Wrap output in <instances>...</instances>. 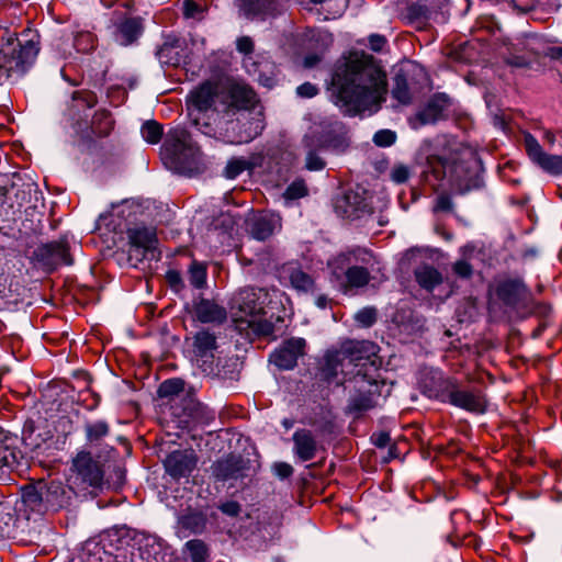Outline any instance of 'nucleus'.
<instances>
[{"instance_id": "obj_1", "label": "nucleus", "mask_w": 562, "mask_h": 562, "mask_svg": "<svg viewBox=\"0 0 562 562\" xmlns=\"http://www.w3.org/2000/svg\"><path fill=\"white\" fill-rule=\"evenodd\" d=\"M385 75L369 56L352 53L339 59L331 76L333 102L348 115L376 111L385 94Z\"/></svg>"}, {"instance_id": "obj_2", "label": "nucleus", "mask_w": 562, "mask_h": 562, "mask_svg": "<svg viewBox=\"0 0 562 562\" xmlns=\"http://www.w3.org/2000/svg\"><path fill=\"white\" fill-rule=\"evenodd\" d=\"M380 360L376 356V346L368 340L348 341L339 350L328 351L324 357L322 368L323 374L328 381L336 380L339 374L342 384L346 380L360 379L369 387L359 390L349 400L348 408L353 413H361L374 407L378 404L376 372L380 368Z\"/></svg>"}, {"instance_id": "obj_3", "label": "nucleus", "mask_w": 562, "mask_h": 562, "mask_svg": "<svg viewBox=\"0 0 562 562\" xmlns=\"http://www.w3.org/2000/svg\"><path fill=\"white\" fill-rule=\"evenodd\" d=\"M269 293L262 288H245L236 292L229 308L236 329L247 337L270 336L274 331L272 315L268 316Z\"/></svg>"}, {"instance_id": "obj_4", "label": "nucleus", "mask_w": 562, "mask_h": 562, "mask_svg": "<svg viewBox=\"0 0 562 562\" xmlns=\"http://www.w3.org/2000/svg\"><path fill=\"white\" fill-rule=\"evenodd\" d=\"M494 322L506 324L530 316L531 290L519 273L499 272L494 280Z\"/></svg>"}, {"instance_id": "obj_5", "label": "nucleus", "mask_w": 562, "mask_h": 562, "mask_svg": "<svg viewBox=\"0 0 562 562\" xmlns=\"http://www.w3.org/2000/svg\"><path fill=\"white\" fill-rule=\"evenodd\" d=\"M376 263L374 255L366 248H355L341 252L327 262L330 280L342 292L366 286L370 281V270Z\"/></svg>"}, {"instance_id": "obj_6", "label": "nucleus", "mask_w": 562, "mask_h": 562, "mask_svg": "<svg viewBox=\"0 0 562 562\" xmlns=\"http://www.w3.org/2000/svg\"><path fill=\"white\" fill-rule=\"evenodd\" d=\"M75 491L59 481L38 482L22 488L21 508L26 518L44 516L67 509L74 498Z\"/></svg>"}, {"instance_id": "obj_7", "label": "nucleus", "mask_w": 562, "mask_h": 562, "mask_svg": "<svg viewBox=\"0 0 562 562\" xmlns=\"http://www.w3.org/2000/svg\"><path fill=\"white\" fill-rule=\"evenodd\" d=\"M222 92L217 83L206 81L192 90L187 97V111L192 124L204 135L213 136L216 133L220 114Z\"/></svg>"}, {"instance_id": "obj_8", "label": "nucleus", "mask_w": 562, "mask_h": 562, "mask_svg": "<svg viewBox=\"0 0 562 562\" xmlns=\"http://www.w3.org/2000/svg\"><path fill=\"white\" fill-rule=\"evenodd\" d=\"M200 148L189 132L182 127L171 128L162 146L165 164L176 172L191 175L198 168Z\"/></svg>"}, {"instance_id": "obj_9", "label": "nucleus", "mask_w": 562, "mask_h": 562, "mask_svg": "<svg viewBox=\"0 0 562 562\" xmlns=\"http://www.w3.org/2000/svg\"><path fill=\"white\" fill-rule=\"evenodd\" d=\"M480 161L474 155L468 159L458 160L440 158L432 166L435 177L442 175V179L459 193H465L472 189H477L482 184Z\"/></svg>"}, {"instance_id": "obj_10", "label": "nucleus", "mask_w": 562, "mask_h": 562, "mask_svg": "<svg viewBox=\"0 0 562 562\" xmlns=\"http://www.w3.org/2000/svg\"><path fill=\"white\" fill-rule=\"evenodd\" d=\"M536 44V37L527 36L517 38L515 42L504 41L502 45L497 46V50L503 60L515 68L530 67L532 57L540 54L552 59H562V46H547L540 52L535 46Z\"/></svg>"}, {"instance_id": "obj_11", "label": "nucleus", "mask_w": 562, "mask_h": 562, "mask_svg": "<svg viewBox=\"0 0 562 562\" xmlns=\"http://www.w3.org/2000/svg\"><path fill=\"white\" fill-rule=\"evenodd\" d=\"M1 41L3 44L0 49V66L9 72H24L38 54L37 42L33 37L20 42L15 32L5 30Z\"/></svg>"}, {"instance_id": "obj_12", "label": "nucleus", "mask_w": 562, "mask_h": 562, "mask_svg": "<svg viewBox=\"0 0 562 562\" xmlns=\"http://www.w3.org/2000/svg\"><path fill=\"white\" fill-rule=\"evenodd\" d=\"M338 122L335 124L321 122L311 126L310 131L305 134L302 140V147L306 154L305 168L311 171H318L325 167V161L319 156V153L327 148L335 146L331 132L336 131Z\"/></svg>"}, {"instance_id": "obj_13", "label": "nucleus", "mask_w": 562, "mask_h": 562, "mask_svg": "<svg viewBox=\"0 0 562 562\" xmlns=\"http://www.w3.org/2000/svg\"><path fill=\"white\" fill-rule=\"evenodd\" d=\"M427 395L473 413L486 409V401L479 393L462 389L450 379L445 380L439 390H429Z\"/></svg>"}, {"instance_id": "obj_14", "label": "nucleus", "mask_w": 562, "mask_h": 562, "mask_svg": "<svg viewBox=\"0 0 562 562\" xmlns=\"http://www.w3.org/2000/svg\"><path fill=\"white\" fill-rule=\"evenodd\" d=\"M127 238L130 244L128 257L136 261L143 259L159 258L157 254V237L156 231L150 227L136 226L127 231Z\"/></svg>"}, {"instance_id": "obj_15", "label": "nucleus", "mask_w": 562, "mask_h": 562, "mask_svg": "<svg viewBox=\"0 0 562 562\" xmlns=\"http://www.w3.org/2000/svg\"><path fill=\"white\" fill-rule=\"evenodd\" d=\"M223 113H240L258 106L256 93L251 88L244 83H231L226 90H221Z\"/></svg>"}, {"instance_id": "obj_16", "label": "nucleus", "mask_w": 562, "mask_h": 562, "mask_svg": "<svg viewBox=\"0 0 562 562\" xmlns=\"http://www.w3.org/2000/svg\"><path fill=\"white\" fill-rule=\"evenodd\" d=\"M524 145L529 159L544 172L551 176L562 173V156L546 153L531 134L525 135Z\"/></svg>"}, {"instance_id": "obj_17", "label": "nucleus", "mask_w": 562, "mask_h": 562, "mask_svg": "<svg viewBox=\"0 0 562 562\" xmlns=\"http://www.w3.org/2000/svg\"><path fill=\"white\" fill-rule=\"evenodd\" d=\"M217 350L216 337L209 330H200L193 337V356L204 372L213 371V360Z\"/></svg>"}, {"instance_id": "obj_18", "label": "nucleus", "mask_w": 562, "mask_h": 562, "mask_svg": "<svg viewBox=\"0 0 562 562\" xmlns=\"http://www.w3.org/2000/svg\"><path fill=\"white\" fill-rule=\"evenodd\" d=\"M34 255L46 270H54L60 265L70 266L72 263L68 246L61 240L40 246Z\"/></svg>"}, {"instance_id": "obj_19", "label": "nucleus", "mask_w": 562, "mask_h": 562, "mask_svg": "<svg viewBox=\"0 0 562 562\" xmlns=\"http://www.w3.org/2000/svg\"><path fill=\"white\" fill-rule=\"evenodd\" d=\"M72 471L90 486H100L103 482V471L98 461L93 460L88 451H80L72 460Z\"/></svg>"}, {"instance_id": "obj_20", "label": "nucleus", "mask_w": 562, "mask_h": 562, "mask_svg": "<svg viewBox=\"0 0 562 562\" xmlns=\"http://www.w3.org/2000/svg\"><path fill=\"white\" fill-rule=\"evenodd\" d=\"M240 124L239 140L248 143L258 137L265 128V116L262 106L258 105L248 111L238 113Z\"/></svg>"}, {"instance_id": "obj_21", "label": "nucleus", "mask_w": 562, "mask_h": 562, "mask_svg": "<svg viewBox=\"0 0 562 562\" xmlns=\"http://www.w3.org/2000/svg\"><path fill=\"white\" fill-rule=\"evenodd\" d=\"M305 340L291 338L270 356V361L282 370H290L296 366L297 359L303 356Z\"/></svg>"}, {"instance_id": "obj_22", "label": "nucleus", "mask_w": 562, "mask_h": 562, "mask_svg": "<svg viewBox=\"0 0 562 562\" xmlns=\"http://www.w3.org/2000/svg\"><path fill=\"white\" fill-rule=\"evenodd\" d=\"M166 472L176 480L188 477L196 467L193 452L173 451L164 462Z\"/></svg>"}, {"instance_id": "obj_23", "label": "nucleus", "mask_w": 562, "mask_h": 562, "mask_svg": "<svg viewBox=\"0 0 562 562\" xmlns=\"http://www.w3.org/2000/svg\"><path fill=\"white\" fill-rule=\"evenodd\" d=\"M448 102L445 95L438 94L432 97L427 104L420 110L411 123L414 127L420 125L434 124L442 117L443 111L447 108Z\"/></svg>"}, {"instance_id": "obj_24", "label": "nucleus", "mask_w": 562, "mask_h": 562, "mask_svg": "<svg viewBox=\"0 0 562 562\" xmlns=\"http://www.w3.org/2000/svg\"><path fill=\"white\" fill-rule=\"evenodd\" d=\"M113 36L117 44L127 46L135 42L143 33L139 18H123L114 24Z\"/></svg>"}, {"instance_id": "obj_25", "label": "nucleus", "mask_w": 562, "mask_h": 562, "mask_svg": "<svg viewBox=\"0 0 562 562\" xmlns=\"http://www.w3.org/2000/svg\"><path fill=\"white\" fill-rule=\"evenodd\" d=\"M213 475L217 480H236L244 476L245 462L240 457L228 456L213 464Z\"/></svg>"}, {"instance_id": "obj_26", "label": "nucleus", "mask_w": 562, "mask_h": 562, "mask_svg": "<svg viewBox=\"0 0 562 562\" xmlns=\"http://www.w3.org/2000/svg\"><path fill=\"white\" fill-rule=\"evenodd\" d=\"M293 452L301 461H310L315 458L317 442L312 432L307 429H299L292 437Z\"/></svg>"}, {"instance_id": "obj_27", "label": "nucleus", "mask_w": 562, "mask_h": 562, "mask_svg": "<svg viewBox=\"0 0 562 562\" xmlns=\"http://www.w3.org/2000/svg\"><path fill=\"white\" fill-rule=\"evenodd\" d=\"M283 274L289 279L291 286L297 292L314 294L316 283L312 276L303 271L294 263L286 265L283 268Z\"/></svg>"}, {"instance_id": "obj_28", "label": "nucleus", "mask_w": 562, "mask_h": 562, "mask_svg": "<svg viewBox=\"0 0 562 562\" xmlns=\"http://www.w3.org/2000/svg\"><path fill=\"white\" fill-rule=\"evenodd\" d=\"M195 316L202 323L221 324L226 321V308L212 300H201L195 305Z\"/></svg>"}, {"instance_id": "obj_29", "label": "nucleus", "mask_w": 562, "mask_h": 562, "mask_svg": "<svg viewBox=\"0 0 562 562\" xmlns=\"http://www.w3.org/2000/svg\"><path fill=\"white\" fill-rule=\"evenodd\" d=\"M280 226V217L274 213H262L254 217L251 222V235L258 240L270 237Z\"/></svg>"}, {"instance_id": "obj_30", "label": "nucleus", "mask_w": 562, "mask_h": 562, "mask_svg": "<svg viewBox=\"0 0 562 562\" xmlns=\"http://www.w3.org/2000/svg\"><path fill=\"white\" fill-rule=\"evenodd\" d=\"M284 0H241L247 15H273L283 8Z\"/></svg>"}, {"instance_id": "obj_31", "label": "nucleus", "mask_w": 562, "mask_h": 562, "mask_svg": "<svg viewBox=\"0 0 562 562\" xmlns=\"http://www.w3.org/2000/svg\"><path fill=\"white\" fill-rule=\"evenodd\" d=\"M414 276L418 285L427 292L434 291L443 280L442 274L430 265L417 267L414 271Z\"/></svg>"}, {"instance_id": "obj_32", "label": "nucleus", "mask_w": 562, "mask_h": 562, "mask_svg": "<svg viewBox=\"0 0 562 562\" xmlns=\"http://www.w3.org/2000/svg\"><path fill=\"white\" fill-rule=\"evenodd\" d=\"M85 437L90 447L99 446L110 434V426L105 420L87 422L83 426Z\"/></svg>"}, {"instance_id": "obj_33", "label": "nucleus", "mask_w": 562, "mask_h": 562, "mask_svg": "<svg viewBox=\"0 0 562 562\" xmlns=\"http://www.w3.org/2000/svg\"><path fill=\"white\" fill-rule=\"evenodd\" d=\"M393 98L402 105H407L412 102L413 94L405 74H397L394 77V86L392 89Z\"/></svg>"}, {"instance_id": "obj_34", "label": "nucleus", "mask_w": 562, "mask_h": 562, "mask_svg": "<svg viewBox=\"0 0 562 562\" xmlns=\"http://www.w3.org/2000/svg\"><path fill=\"white\" fill-rule=\"evenodd\" d=\"M361 202L359 196L352 191H348L344 196L336 202V211L344 217H353L358 210H360Z\"/></svg>"}, {"instance_id": "obj_35", "label": "nucleus", "mask_w": 562, "mask_h": 562, "mask_svg": "<svg viewBox=\"0 0 562 562\" xmlns=\"http://www.w3.org/2000/svg\"><path fill=\"white\" fill-rule=\"evenodd\" d=\"M255 164L247 157H233L227 161L224 169V176L227 179H236L246 170H251Z\"/></svg>"}, {"instance_id": "obj_36", "label": "nucleus", "mask_w": 562, "mask_h": 562, "mask_svg": "<svg viewBox=\"0 0 562 562\" xmlns=\"http://www.w3.org/2000/svg\"><path fill=\"white\" fill-rule=\"evenodd\" d=\"M206 267L202 262L193 261L188 270L190 284L195 289H203L206 285Z\"/></svg>"}, {"instance_id": "obj_37", "label": "nucleus", "mask_w": 562, "mask_h": 562, "mask_svg": "<svg viewBox=\"0 0 562 562\" xmlns=\"http://www.w3.org/2000/svg\"><path fill=\"white\" fill-rule=\"evenodd\" d=\"M143 138L149 144H157L162 136V126L156 121H148L143 124L140 130Z\"/></svg>"}, {"instance_id": "obj_38", "label": "nucleus", "mask_w": 562, "mask_h": 562, "mask_svg": "<svg viewBox=\"0 0 562 562\" xmlns=\"http://www.w3.org/2000/svg\"><path fill=\"white\" fill-rule=\"evenodd\" d=\"M190 553L191 562H205L207 559V548L202 540L194 539L186 543Z\"/></svg>"}, {"instance_id": "obj_39", "label": "nucleus", "mask_w": 562, "mask_h": 562, "mask_svg": "<svg viewBox=\"0 0 562 562\" xmlns=\"http://www.w3.org/2000/svg\"><path fill=\"white\" fill-rule=\"evenodd\" d=\"M184 389V382L181 379H170L162 382L158 389L161 397L178 395Z\"/></svg>"}, {"instance_id": "obj_40", "label": "nucleus", "mask_w": 562, "mask_h": 562, "mask_svg": "<svg viewBox=\"0 0 562 562\" xmlns=\"http://www.w3.org/2000/svg\"><path fill=\"white\" fill-rule=\"evenodd\" d=\"M74 108L90 110L95 104V95L89 91H77L72 95Z\"/></svg>"}, {"instance_id": "obj_41", "label": "nucleus", "mask_w": 562, "mask_h": 562, "mask_svg": "<svg viewBox=\"0 0 562 562\" xmlns=\"http://www.w3.org/2000/svg\"><path fill=\"white\" fill-rule=\"evenodd\" d=\"M307 194V188L303 180L293 181L284 191L283 198L285 201H293L301 199Z\"/></svg>"}, {"instance_id": "obj_42", "label": "nucleus", "mask_w": 562, "mask_h": 562, "mask_svg": "<svg viewBox=\"0 0 562 562\" xmlns=\"http://www.w3.org/2000/svg\"><path fill=\"white\" fill-rule=\"evenodd\" d=\"M494 127H498L504 134L512 133L510 114L505 110H498L494 113Z\"/></svg>"}, {"instance_id": "obj_43", "label": "nucleus", "mask_w": 562, "mask_h": 562, "mask_svg": "<svg viewBox=\"0 0 562 562\" xmlns=\"http://www.w3.org/2000/svg\"><path fill=\"white\" fill-rule=\"evenodd\" d=\"M355 319L363 327H370L376 319V312L373 307H363L355 315Z\"/></svg>"}, {"instance_id": "obj_44", "label": "nucleus", "mask_w": 562, "mask_h": 562, "mask_svg": "<svg viewBox=\"0 0 562 562\" xmlns=\"http://www.w3.org/2000/svg\"><path fill=\"white\" fill-rule=\"evenodd\" d=\"M396 134L391 130H381L378 131L373 136V142L375 145L381 147H387L395 143Z\"/></svg>"}, {"instance_id": "obj_45", "label": "nucleus", "mask_w": 562, "mask_h": 562, "mask_svg": "<svg viewBox=\"0 0 562 562\" xmlns=\"http://www.w3.org/2000/svg\"><path fill=\"white\" fill-rule=\"evenodd\" d=\"M497 5H507L517 14L527 13L535 8V3L532 1L517 3L516 0H496Z\"/></svg>"}, {"instance_id": "obj_46", "label": "nucleus", "mask_w": 562, "mask_h": 562, "mask_svg": "<svg viewBox=\"0 0 562 562\" xmlns=\"http://www.w3.org/2000/svg\"><path fill=\"white\" fill-rule=\"evenodd\" d=\"M74 45L78 52H88L93 48V36L89 32L79 33L75 37Z\"/></svg>"}, {"instance_id": "obj_47", "label": "nucleus", "mask_w": 562, "mask_h": 562, "mask_svg": "<svg viewBox=\"0 0 562 562\" xmlns=\"http://www.w3.org/2000/svg\"><path fill=\"white\" fill-rule=\"evenodd\" d=\"M427 9L423 5L413 4L407 8L406 19L409 23L423 21L426 18Z\"/></svg>"}, {"instance_id": "obj_48", "label": "nucleus", "mask_w": 562, "mask_h": 562, "mask_svg": "<svg viewBox=\"0 0 562 562\" xmlns=\"http://www.w3.org/2000/svg\"><path fill=\"white\" fill-rule=\"evenodd\" d=\"M183 14L188 19L201 20L203 18V10L194 1L186 0L183 3Z\"/></svg>"}, {"instance_id": "obj_49", "label": "nucleus", "mask_w": 562, "mask_h": 562, "mask_svg": "<svg viewBox=\"0 0 562 562\" xmlns=\"http://www.w3.org/2000/svg\"><path fill=\"white\" fill-rule=\"evenodd\" d=\"M453 204L450 195L446 193H441L437 196L435 205H434V212H450L452 211Z\"/></svg>"}, {"instance_id": "obj_50", "label": "nucleus", "mask_w": 562, "mask_h": 562, "mask_svg": "<svg viewBox=\"0 0 562 562\" xmlns=\"http://www.w3.org/2000/svg\"><path fill=\"white\" fill-rule=\"evenodd\" d=\"M503 250H505L508 255V258L515 259L518 250L516 247V237L512 232H507L505 235V239L503 243Z\"/></svg>"}, {"instance_id": "obj_51", "label": "nucleus", "mask_w": 562, "mask_h": 562, "mask_svg": "<svg viewBox=\"0 0 562 562\" xmlns=\"http://www.w3.org/2000/svg\"><path fill=\"white\" fill-rule=\"evenodd\" d=\"M409 177V170L404 165L395 166L391 171V179L396 183L405 182Z\"/></svg>"}, {"instance_id": "obj_52", "label": "nucleus", "mask_w": 562, "mask_h": 562, "mask_svg": "<svg viewBox=\"0 0 562 562\" xmlns=\"http://www.w3.org/2000/svg\"><path fill=\"white\" fill-rule=\"evenodd\" d=\"M530 315H538L540 317H547L551 312V307L548 304L535 302L532 295L530 297Z\"/></svg>"}, {"instance_id": "obj_53", "label": "nucleus", "mask_w": 562, "mask_h": 562, "mask_svg": "<svg viewBox=\"0 0 562 562\" xmlns=\"http://www.w3.org/2000/svg\"><path fill=\"white\" fill-rule=\"evenodd\" d=\"M220 510L231 517H236L240 513V505L235 501H228L218 506Z\"/></svg>"}, {"instance_id": "obj_54", "label": "nucleus", "mask_w": 562, "mask_h": 562, "mask_svg": "<svg viewBox=\"0 0 562 562\" xmlns=\"http://www.w3.org/2000/svg\"><path fill=\"white\" fill-rule=\"evenodd\" d=\"M296 93L302 98H313L318 93V89L311 82H304L297 87Z\"/></svg>"}, {"instance_id": "obj_55", "label": "nucleus", "mask_w": 562, "mask_h": 562, "mask_svg": "<svg viewBox=\"0 0 562 562\" xmlns=\"http://www.w3.org/2000/svg\"><path fill=\"white\" fill-rule=\"evenodd\" d=\"M453 271L461 278H468L472 273V267L465 260H459L453 265Z\"/></svg>"}, {"instance_id": "obj_56", "label": "nucleus", "mask_w": 562, "mask_h": 562, "mask_svg": "<svg viewBox=\"0 0 562 562\" xmlns=\"http://www.w3.org/2000/svg\"><path fill=\"white\" fill-rule=\"evenodd\" d=\"M273 471L280 479H286L292 475L293 468L291 464L285 462H278L273 465Z\"/></svg>"}, {"instance_id": "obj_57", "label": "nucleus", "mask_w": 562, "mask_h": 562, "mask_svg": "<svg viewBox=\"0 0 562 562\" xmlns=\"http://www.w3.org/2000/svg\"><path fill=\"white\" fill-rule=\"evenodd\" d=\"M385 44H386V40L382 35L372 34L369 36L370 48L374 52H381Z\"/></svg>"}, {"instance_id": "obj_58", "label": "nucleus", "mask_w": 562, "mask_h": 562, "mask_svg": "<svg viewBox=\"0 0 562 562\" xmlns=\"http://www.w3.org/2000/svg\"><path fill=\"white\" fill-rule=\"evenodd\" d=\"M172 50V47L169 46V45H164L157 53L158 55V58L161 63H167V64H172V65H176L178 64L179 59H175L172 60L171 58H169V54L171 53Z\"/></svg>"}, {"instance_id": "obj_59", "label": "nucleus", "mask_w": 562, "mask_h": 562, "mask_svg": "<svg viewBox=\"0 0 562 562\" xmlns=\"http://www.w3.org/2000/svg\"><path fill=\"white\" fill-rule=\"evenodd\" d=\"M252 47H254V44L249 37L244 36V37H240L237 40V49L240 53L248 54L252 50Z\"/></svg>"}, {"instance_id": "obj_60", "label": "nucleus", "mask_w": 562, "mask_h": 562, "mask_svg": "<svg viewBox=\"0 0 562 562\" xmlns=\"http://www.w3.org/2000/svg\"><path fill=\"white\" fill-rule=\"evenodd\" d=\"M372 439H373L374 445L379 448L386 447L391 440L390 435L387 432H380V434L373 435Z\"/></svg>"}, {"instance_id": "obj_61", "label": "nucleus", "mask_w": 562, "mask_h": 562, "mask_svg": "<svg viewBox=\"0 0 562 562\" xmlns=\"http://www.w3.org/2000/svg\"><path fill=\"white\" fill-rule=\"evenodd\" d=\"M319 61V56L316 54L308 55L304 58V66L306 68L314 67Z\"/></svg>"}, {"instance_id": "obj_62", "label": "nucleus", "mask_w": 562, "mask_h": 562, "mask_svg": "<svg viewBox=\"0 0 562 562\" xmlns=\"http://www.w3.org/2000/svg\"><path fill=\"white\" fill-rule=\"evenodd\" d=\"M328 297L326 295H318L315 300V304L316 306H318L319 308H325L327 305H328Z\"/></svg>"}, {"instance_id": "obj_63", "label": "nucleus", "mask_w": 562, "mask_h": 562, "mask_svg": "<svg viewBox=\"0 0 562 562\" xmlns=\"http://www.w3.org/2000/svg\"><path fill=\"white\" fill-rule=\"evenodd\" d=\"M168 280L171 282V283H177L180 281V274L176 271H169L168 272Z\"/></svg>"}, {"instance_id": "obj_64", "label": "nucleus", "mask_w": 562, "mask_h": 562, "mask_svg": "<svg viewBox=\"0 0 562 562\" xmlns=\"http://www.w3.org/2000/svg\"><path fill=\"white\" fill-rule=\"evenodd\" d=\"M544 328H546V324H544V323H541V324H540V325H539V326L533 330V333H532V337H533V338L539 337V336L542 334V331L544 330Z\"/></svg>"}]
</instances>
